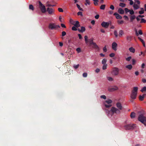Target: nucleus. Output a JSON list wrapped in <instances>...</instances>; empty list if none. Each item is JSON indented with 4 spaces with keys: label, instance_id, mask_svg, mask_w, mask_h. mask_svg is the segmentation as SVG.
Returning a JSON list of instances; mask_svg holds the SVG:
<instances>
[{
    "label": "nucleus",
    "instance_id": "3c124183",
    "mask_svg": "<svg viewBox=\"0 0 146 146\" xmlns=\"http://www.w3.org/2000/svg\"><path fill=\"white\" fill-rule=\"evenodd\" d=\"M135 1V3H136L138 5H139L140 4V2L138 0H134Z\"/></svg>",
    "mask_w": 146,
    "mask_h": 146
},
{
    "label": "nucleus",
    "instance_id": "58836bf2",
    "mask_svg": "<svg viewBox=\"0 0 146 146\" xmlns=\"http://www.w3.org/2000/svg\"><path fill=\"white\" fill-rule=\"evenodd\" d=\"M88 36H84V39H85V42H86V43H87L88 42Z\"/></svg>",
    "mask_w": 146,
    "mask_h": 146
},
{
    "label": "nucleus",
    "instance_id": "e2e57ef3",
    "mask_svg": "<svg viewBox=\"0 0 146 146\" xmlns=\"http://www.w3.org/2000/svg\"><path fill=\"white\" fill-rule=\"evenodd\" d=\"M103 50L105 52H106L107 51V49L106 48V46H105V47H104L103 49Z\"/></svg>",
    "mask_w": 146,
    "mask_h": 146
},
{
    "label": "nucleus",
    "instance_id": "f3484780",
    "mask_svg": "<svg viewBox=\"0 0 146 146\" xmlns=\"http://www.w3.org/2000/svg\"><path fill=\"white\" fill-rule=\"evenodd\" d=\"M118 12L121 14H123L124 13V11L121 8H119L118 10Z\"/></svg>",
    "mask_w": 146,
    "mask_h": 146
},
{
    "label": "nucleus",
    "instance_id": "412c9836",
    "mask_svg": "<svg viewBox=\"0 0 146 146\" xmlns=\"http://www.w3.org/2000/svg\"><path fill=\"white\" fill-rule=\"evenodd\" d=\"M146 95V94H144L142 96L140 95L139 96V100L141 101H143V100L145 96Z\"/></svg>",
    "mask_w": 146,
    "mask_h": 146
},
{
    "label": "nucleus",
    "instance_id": "ea45409f",
    "mask_svg": "<svg viewBox=\"0 0 146 146\" xmlns=\"http://www.w3.org/2000/svg\"><path fill=\"white\" fill-rule=\"evenodd\" d=\"M131 58V56H129L126 58V60L127 61H129Z\"/></svg>",
    "mask_w": 146,
    "mask_h": 146
},
{
    "label": "nucleus",
    "instance_id": "a18cd8bd",
    "mask_svg": "<svg viewBox=\"0 0 146 146\" xmlns=\"http://www.w3.org/2000/svg\"><path fill=\"white\" fill-rule=\"evenodd\" d=\"M114 34L116 37L118 36L117 32L116 31H114Z\"/></svg>",
    "mask_w": 146,
    "mask_h": 146
},
{
    "label": "nucleus",
    "instance_id": "72a5a7b5",
    "mask_svg": "<svg viewBox=\"0 0 146 146\" xmlns=\"http://www.w3.org/2000/svg\"><path fill=\"white\" fill-rule=\"evenodd\" d=\"M106 5H102L100 7V9L102 10H104L105 9Z\"/></svg>",
    "mask_w": 146,
    "mask_h": 146
},
{
    "label": "nucleus",
    "instance_id": "dca6fc26",
    "mask_svg": "<svg viewBox=\"0 0 146 146\" xmlns=\"http://www.w3.org/2000/svg\"><path fill=\"white\" fill-rule=\"evenodd\" d=\"M136 3H134L133 5V7L134 10H137L139 8V6L138 5L136 4Z\"/></svg>",
    "mask_w": 146,
    "mask_h": 146
},
{
    "label": "nucleus",
    "instance_id": "cd10ccee",
    "mask_svg": "<svg viewBox=\"0 0 146 146\" xmlns=\"http://www.w3.org/2000/svg\"><path fill=\"white\" fill-rule=\"evenodd\" d=\"M84 4L86 6H87V4L88 5H90V3L89 0H86L85 2V3Z\"/></svg>",
    "mask_w": 146,
    "mask_h": 146
},
{
    "label": "nucleus",
    "instance_id": "7ed1b4c3",
    "mask_svg": "<svg viewBox=\"0 0 146 146\" xmlns=\"http://www.w3.org/2000/svg\"><path fill=\"white\" fill-rule=\"evenodd\" d=\"M138 119L146 126V117L144 116L143 114H140L138 117Z\"/></svg>",
    "mask_w": 146,
    "mask_h": 146
},
{
    "label": "nucleus",
    "instance_id": "09e8293b",
    "mask_svg": "<svg viewBox=\"0 0 146 146\" xmlns=\"http://www.w3.org/2000/svg\"><path fill=\"white\" fill-rule=\"evenodd\" d=\"M117 22H118V23L119 24H122L123 23L124 21L122 20H121V21L118 20L117 21Z\"/></svg>",
    "mask_w": 146,
    "mask_h": 146
},
{
    "label": "nucleus",
    "instance_id": "1a4fd4ad",
    "mask_svg": "<svg viewBox=\"0 0 146 146\" xmlns=\"http://www.w3.org/2000/svg\"><path fill=\"white\" fill-rule=\"evenodd\" d=\"M47 11L48 12V14L50 15L53 14L54 12V9L49 7L47 8Z\"/></svg>",
    "mask_w": 146,
    "mask_h": 146
},
{
    "label": "nucleus",
    "instance_id": "774afa93",
    "mask_svg": "<svg viewBox=\"0 0 146 146\" xmlns=\"http://www.w3.org/2000/svg\"><path fill=\"white\" fill-rule=\"evenodd\" d=\"M61 26L62 27H63L64 28H66V27L65 25L61 23Z\"/></svg>",
    "mask_w": 146,
    "mask_h": 146
},
{
    "label": "nucleus",
    "instance_id": "aec40b11",
    "mask_svg": "<svg viewBox=\"0 0 146 146\" xmlns=\"http://www.w3.org/2000/svg\"><path fill=\"white\" fill-rule=\"evenodd\" d=\"M136 18V16L135 15H132L130 16V21L133 22L134 19Z\"/></svg>",
    "mask_w": 146,
    "mask_h": 146
},
{
    "label": "nucleus",
    "instance_id": "6ab92c4d",
    "mask_svg": "<svg viewBox=\"0 0 146 146\" xmlns=\"http://www.w3.org/2000/svg\"><path fill=\"white\" fill-rule=\"evenodd\" d=\"M104 105H105V107L107 108V109H105L106 111V110H109L110 109L109 108L111 107V106L112 105L111 104H107L106 103H104Z\"/></svg>",
    "mask_w": 146,
    "mask_h": 146
},
{
    "label": "nucleus",
    "instance_id": "13d9d810",
    "mask_svg": "<svg viewBox=\"0 0 146 146\" xmlns=\"http://www.w3.org/2000/svg\"><path fill=\"white\" fill-rule=\"evenodd\" d=\"M144 10H142V11H139V13L141 15V14H143L144 13Z\"/></svg>",
    "mask_w": 146,
    "mask_h": 146
},
{
    "label": "nucleus",
    "instance_id": "4d7b16f0",
    "mask_svg": "<svg viewBox=\"0 0 146 146\" xmlns=\"http://www.w3.org/2000/svg\"><path fill=\"white\" fill-rule=\"evenodd\" d=\"M82 13L81 11H79L77 13V15H81V16H82Z\"/></svg>",
    "mask_w": 146,
    "mask_h": 146
},
{
    "label": "nucleus",
    "instance_id": "6e6d98bb",
    "mask_svg": "<svg viewBox=\"0 0 146 146\" xmlns=\"http://www.w3.org/2000/svg\"><path fill=\"white\" fill-rule=\"evenodd\" d=\"M108 80L110 81H111L113 80V78L111 77H108Z\"/></svg>",
    "mask_w": 146,
    "mask_h": 146
},
{
    "label": "nucleus",
    "instance_id": "f03ea898",
    "mask_svg": "<svg viewBox=\"0 0 146 146\" xmlns=\"http://www.w3.org/2000/svg\"><path fill=\"white\" fill-rule=\"evenodd\" d=\"M138 88L137 87H134L130 95L131 99L135 100L137 97Z\"/></svg>",
    "mask_w": 146,
    "mask_h": 146
},
{
    "label": "nucleus",
    "instance_id": "338daca9",
    "mask_svg": "<svg viewBox=\"0 0 146 146\" xmlns=\"http://www.w3.org/2000/svg\"><path fill=\"white\" fill-rule=\"evenodd\" d=\"M99 17V15H97L95 16V18L96 19H98Z\"/></svg>",
    "mask_w": 146,
    "mask_h": 146
},
{
    "label": "nucleus",
    "instance_id": "5fc2aeb1",
    "mask_svg": "<svg viewBox=\"0 0 146 146\" xmlns=\"http://www.w3.org/2000/svg\"><path fill=\"white\" fill-rule=\"evenodd\" d=\"M66 35V33L65 31H63L62 33V36H64Z\"/></svg>",
    "mask_w": 146,
    "mask_h": 146
},
{
    "label": "nucleus",
    "instance_id": "f8f14e48",
    "mask_svg": "<svg viewBox=\"0 0 146 146\" xmlns=\"http://www.w3.org/2000/svg\"><path fill=\"white\" fill-rule=\"evenodd\" d=\"M92 45V47L93 48H94L97 51H99V48L98 46L96 44V43H94Z\"/></svg>",
    "mask_w": 146,
    "mask_h": 146
},
{
    "label": "nucleus",
    "instance_id": "69168bd1",
    "mask_svg": "<svg viewBox=\"0 0 146 146\" xmlns=\"http://www.w3.org/2000/svg\"><path fill=\"white\" fill-rule=\"evenodd\" d=\"M95 71L96 72L98 73L100 71V69L99 68H97Z\"/></svg>",
    "mask_w": 146,
    "mask_h": 146
},
{
    "label": "nucleus",
    "instance_id": "4468645a",
    "mask_svg": "<svg viewBox=\"0 0 146 146\" xmlns=\"http://www.w3.org/2000/svg\"><path fill=\"white\" fill-rule=\"evenodd\" d=\"M72 24L76 27H80L79 22L78 21H77L76 22H74Z\"/></svg>",
    "mask_w": 146,
    "mask_h": 146
},
{
    "label": "nucleus",
    "instance_id": "2eb2a0df",
    "mask_svg": "<svg viewBox=\"0 0 146 146\" xmlns=\"http://www.w3.org/2000/svg\"><path fill=\"white\" fill-rule=\"evenodd\" d=\"M81 29H78V30L80 32L83 33L85 31V28L84 27H81Z\"/></svg>",
    "mask_w": 146,
    "mask_h": 146
},
{
    "label": "nucleus",
    "instance_id": "680f3d73",
    "mask_svg": "<svg viewBox=\"0 0 146 146\" xmlns=\"http://www.w3.org/2000/svg\"><path fill=\"white\" fill-rule=\"evenodd\" d=\"M76 51L78 53H79L81 52V49L79 48H78L76 49Z\"/></svg>",
    "mask_w": 146,
    "mask_h": 146
},
{
    "label": "nucleus",
    "instance_id": "a878e982",
    "mask_svg": "<svg viewBox=\"0 0 146 146\" xmlns=\"http://www.w3.org/2000/svg\"><path fill=\"white\" fill-rule=\"evenodd\" d=\"M135 114L134 112H132L131 113L130 115V117L131 118H133L135 117Z\"/></svg>",
    "mask_w": 146,
    "mask_h": 146
},
{
    "label": "nucleus",
    "instance_id": "ddd939ff",
    "mask_svg": "<svg viewBox=\"0 0 146 146\" xmlns=\"http://www.w3.org/2000/svg\"><path fill=\"white\" fill-rule=\"evenodd\" d=\"M113 15L115 16L116 18L117 19H121L122 18L121 16L119 15L117 13H115Z\"/></svg>",
    "mask_w": 146,
    "mask_h": 146
},
{
    "label": "nucleus",
    "instance_id": "603ef678",
    "mask_svg": "<svg viewBox=\"0 0 146 146\" xmlns=\"http://www.w3.org/2000/svg\"><path fill=\"white\" fill-rule=\"evenodd\" d=\"M59 20L61 22V23H62L63 22V21H64V20L63 19H62V17L61 16H60L59 17Z\"/></svg>",
    "mask_w": 146,
    "mask_h": 146
},
{
    "label": "nucleus",
    "instance_id": "e433bc0d",
    "mask_svg": "<svg viewBox=\"0 0 146 146\" xmlns=\"http://www.w3.org/2000/svg\"><path fill=\"white\" fill-rule=\"evenodd\" d=\"M146 22V20L145 19L141 18V21L140 22V23H145Z\"/></svg>",
    "mask_w": 146,
    "mask_h": 146
},
{
    "label": "nucleus",
    "instance_id": "bf43d9fd",
    "mask_svg": "<svg viewBox=\"0 0 146 146\" xmlns=\"http://www.w3.org/2000/svg\"><path fill=\"white\" fill-rule=\"evenodd\" d=\"M110 8L112 10H113L114 9V7L113 5H111L110 6Z\"/></svg>",
    "mask_w": 146,
    "mask_h": 146
},
{
    "label": "nucleus",
    "instance_id": "0e129e2a",
    "mask_svg": "<svg viewBox=\"0 0 146 146\" xmlns=\"http://www.w3.org/2000/svg\"><path fill=\"white\" fill-rule=\"evenodd\" d=\"M132 64L134 65L135 64L136 61L134 59H133L132 60Z\"/></svg>",
    "mask_w": 146,
    "mask_h": 146
},
{
    "label": "nucleus",
    "instance_id": "8fccbe9b",
    "mask_svg": "<svg viewBox=\"0 0 146 146\" xmlns=\"http://www.w3.org/2000/svg\"><path fill=\"white\" fill-rule=\"evenodd\" d=\"M58 10L59 12H63V9L61 8H58Z\"/></svg>",
    "mask_w": 146,
    "mask_h": 146
},
{
    "label": "nucleus",
    "instance_id": "864d4df0",
    "mask_svg": "<svg viewBox=\"0 0 146 146\" xmlns=\"http://www.w3.org/2000/svg\"><path fill=\"white\" fill-rule=\"evenodd\" d=\"M82 76L84 77H86L87 76V74L86 73H83Z\"/></svg>",
    "mask_w": 146,
    "mask_h": 146
},
{
    "label": "nucleus",
    "instance_id": "4be33fe9",
    "mask_svg": "<svg viewBox=\"0 0 146 146\" xmlns=\"http://www.w3.org/2000/svg\"><path fill=\"white\" fill-rule=\"evenodd\" d=\"M132 37L131 36H127L126 37V39L127 41L130 42L132 40Z\"/></svg>",
    "mask_w": 146,
    "mask_h": 146
},
{
    "label": "nucleus",
    "instance_id": "79ce46f5",
    "mask_svg": "<svg viewBox=\"0 0 146 146\" xmlns=\"http://www.w3.org/2000/svg\"><path fill=\"white\" fill-rule=\"evenodd\" d=\"M124 10L126 13H127L128 12H129L130 11V10L129 9L127 8H125Z\"/></svg>",
    "mask_w": 146,
    "mask_h": 146
},
{
    "label": "nucleus",
    "instance_id": "052dcab7",
    "mask_svg": "<svg viewBox=\"0 0 146 146\" xmlns=\"http://www.w3.org/2000/svg\"><path fill=\"white\" fill-rule=\"evenodd\" d=\"M138 38L142 43H143L144 42L143 40L140 37H138Z\"/></svg>",
    "mask_w": 146,
    "mask_h": 146
},
{
    "label": "nucleus",
    "instance_id": "0eeeda50",
    "mask_svg": "<svg viewBox=\"0 0 146 146\" xmlns=\"http://www.w3.org/2000/svg\"><path fill=\"white\" fill-rule=\"evenodd\" d=\"M119 72V69L115 67L113 68L111 73L113 75L116 76L118 74Z\"/></svg>",
    "mask_w": 146,
    "mask_h": 146
},
{
    "label": "nucleus",
    "instance_id": "c756f323",
    "mask_svg": "<svg viewBox=\"0 0 146 146\" xmlns=\"http://www.w3.org/2000/svg\"><path fill=\"white\" fill-rule=\"evenodd\" d=\"M125 5H126L125 3H120L119 4V6L123 7H125Z\"/></svg>",
    "mask_w": 146,
    "mask_h": 146
},
{
    "label": "nucleus",
    "instance_id": "9b49d317",
    "mask_svg": "<svg viewBox=\"0 0 146 146\" xmlns=\"http://www.w3.org/2000/svg\"><path fill=\"white\" fill-rule=\"evenodd\" d=\"M117 43L115 42H113L112 44V49L114 51H116L117 50Z\"/></svg>",
    "mask_w": 146,
    "mask_h": 146
},
{
    "label": "nucleus",
    "instance_id": "7c9ffc66",
    "mask_svg": "<svg viewBox=\"0 0 146 146\" xmlns=\"http://www.w3.org/2000/svg\"><path fill=\"white\" fill-rule=\"evenodd\" d=\"M29 9L30 10H31L32 11L34 10V7L32 5H29Z\"/></svg>",
    "mask_w": 146,
    "mask_h": 146
},
{
    "label": "nucleus",
    "instance_id": "f704fd0d",
    "mask_svg": "<svg viewBox=\"0 0 146 146\" xmlns=\"http://www.w3.org/2000/svg\"><path fill=\"white\" fill-rule=\"evenodd\" d=\"M94 1V3L95 5H98V2L99 1L98 0H93Z\"/></svg>",
    "mask_w": 146,
    "mask_h": 146
},
{
    "label": "nucleus",
    "instance_id": "473e14b6",
    "mask_svg": "<svg viewBox=\"0 0 146 146\" xmlns=\"http://www.w3.org/2000/svg\"><path fill=\"white\" fill-rule=\"evenodd\" d=\"M107 61V59L105 58L102 61V64H106V63Z\"/></svg>",
    "mask_w": 146,
    "mask_h": 146
},
{
    "label": "nucleus",
    "instance_id": "49530a36",
    "mask_svg": "<svg viewBox=\"0 0 146 146\" xmlns=\"http://www.w3.org/2000/svg\"><path fill=\"white\" fill-rule=\"evenodd\" d=\"M100 98H103L104 100H105L106 99V96L104 95H102L100 96Z\"/></svg>",
    "mask_w": 146,
    "mask_h": 146
},
{
    "label": "nucleus",
    "instance_id": "de8ad7c7",
    "mask_svg": "<svg viewBox=\"0 0 146 146\" xmlns=\"http://www.w3.org/2000/svg\"><path fill=\"white\" fill-rule=\"evenodd\" d=\"M76 27L75 26L73 27H72V30L73 31H77V30H78V29H76Z\"/></svg>",
    "mask_w": 146,
    "mask_h": 146
},
{
    "label": "nucleus",
    "instance_id": "c85d7f7f",
    "mask_svg": "<svg viewBox=\"0 0 146 146\" xmlns=\"http://www.w3.org/2000/svg\"><path fill=\"white\" fill-rule=\"evenodd\" d=\"M76 6L78 9L82 11H83V9L81 8L80 6L78 4H76Z\"/></svg>",
    "mask_w": 146,
    "mask_h": 146
},
{
    "label": "nucleus",
    "instance_id": "f257e3e1",
    "mask_svg": "<svg viewBox=\"0 0 146 146\" xmlns=\"http://www.w3.org/2000/svg\"><path fill=\"white\" fill-rule=\"evenodd\" d=\"M116 106L118 109L112 107L110 110H106V113L108 116H111L114 113L117 114L120 113L119 110H121L123 108L121 104L120 103L118 102L116 104Z\"/></svg>",
    "mask_w": 146,
    "mask_h": 146
},
{
    "label": "nucleus",
    "instance_id": "423d86ee",
    "mask_svg": "<svg viewBox=\"0 0 146 146\" xmlns=\"http://www.w3.org/2000/svg\"><path fill=\"white\" fill-rule=\"evenodd\" d=\"M49 28L51 30L55 29L58 28H60V26L59 25H56L53 23H50L49 25Z\"/></svg>",
    "mask_w": 146,
    "mask_h": 146
},
{
    "label": "nucleus",
    "instance_id": "9d476101",
    "mask_svg": "<svg viewBox=\"0 0 146 146\" xmlns=\"http://www.w3.org/2000/svg\"><path fill=\"white\" fill-rule=\"evenodd\" d=\"M118 89V88L117 86H115L109 88L108 89V90L110 92H113Z\"/></svg>",
    "mask_w": 146,
    "mask_h": 146
},
{
    "label": "nucleus",
    "instance_id": "20e7f679",
    "mask_svg": "<svg viewBox=\"0 0 146 146\" xmlns=\"http://www.w3.org/2000/svg\"><path fill=\"white\" fill-rule=\"evenodd\" d=\"M136 126L135 124H128L125 125L124 127L126 130L133 129Z\"/></svg>",
    "mask_w": 146,
    "mask_h": 146
},
{
    "label": "nucleus",
    "instance_id": "37998d69",
    "mask_svg": "<svg viewBox=\"0 0 146 146\" xmlns=\"http://www.w3.org/2000/svg\"><path fill=\"white\" fill-rule=\"evenodd\" d=\"M115 54L113 53H112L109 55V56L111 57H113L114 56Z\"/></svg>",
    "mask_w": 146,
    "mask_h": 146
},
{
    "label": "nucleus",
    "instance_id": "a19ab883",
    "mask_svg": "<svg viewBox=\"0 0 146 146\" xmlns=\"http://www.w3.org/2000/svg\"><path fill=\"white\" fill-rule=\"evenodd\" d=\"M79 65L78 64L77 65H74L73 66V67L75 69H76L79 67Z\"/></svg>",
    "mask_w": 146,
    "mask_h": 146
},
{
    "label": "nucleus",
    "instance_id": "2f4dec72",
    "mask_svg": "<svg viewBox=\"0 0 146 146\" xmlns=\"http://www.w3.org/2000/svg\"><path fill=\"white\" fill-rule=\"evenodd\" d=\"M141 91L142 92H144L146 91V87H143L141 90Z\"/></svg>",
    "mask_w": 146,
    "mask_h": 146
},
{
    "label": "nucleus",
    "instance_id": "4c0bfd02",
    "mask_svg": "<svg viewBox=\"0 0 146 146\" xmlns=\"http://www.w3.org/2000/svg\"><path fill=\"white\" fill-rule=\"evenodd\" d=\"M119 36H122L123 34V32L122 30H120L119 32Z\"/></svg>",
    "mask_w": 146,
    "mask_h": 146
},
{
    "label": "nucleus",
    "instance_id": "b1692460",
    "mask_svg": "<svg viewBox=\"0 0 146 146\" xmlns=\"http://www.w3.org/2000/svg\"><path fill=\"white\" fill-rule=\"evenodd\" d=\"M93 38L90 39L88 40V42L90 43V45H92L93 44V43H94L93 42Z\"/></svg>",
    "mask_w": 146,
    "mask_h": 146
},
{
    "label": "nucleus",
    "instance_id": "c03bdc74",
    "mask_svg": "<svg viewBox=\"0 0 146 146\" xmlns=\"http://www.w3.org/2000/svg\"><path fill=\"white\" fill-rule=\"evenodd\" d=\"M129 12L130 14L131 15H133L134 13V12L133 10H130V11Z\"/></svg>",
    "mask_w": 146,
    "mask_h": 146
},
{
    "label": "nucleus",
    "instance_id": "5701e85b",
    "mask_svg": "<svg viewBox=\"0 0 146 146\" xmlns=\"http://www.w3.org/2000/svg\"><path fill=\"white\" fill-rule=\"evenodd\" d=\"M129 51L132 53H134L135 52V48H133L132 47H131L129 48Z\"/></svg>",
    "mask_w": 146,
    "mask_h": 146
},
{
    "label": "nucleus",
    "instance_id": "393cba45",
    "mask_svg": "<svg viewBox=\"0 0 146 146\" xmlns=\"http://www.w3.org/2000/svg\"><path fill=\"white\" fill-rule=\"evenodd\" d=\"M112 102V101L111 100H108L106 101L105 103H106L108 104H111Z\"/></svg>",
    "mask_w": 146,
    "mask_h": 146
},
{
    "label": "nucleus",
    "instance_id": "bb28decb",
    "mask_svg": "<svg viewBox=\"0 0 146 146\" xmlns=\"http://www.w3.org/2000/svg\"><path fill=\"white\" fill-rule=\"evenodd\" d=\"M125 67L126 68H128L129 70H131L132 68V66L131 65L129 64V65L126 66H125Z\"/></svg>",
    "mask_w": 146,
    "mask_h": 146
},
{
    "label": "nucleus",
    "instance_id": "a211bd4d",
    "mask_svg": "<svg viewBox=\"0 0 146 146\" xmlns=\"http://www.w3.org/2000/svg\"><path fill=\"white\" fill-rule=\"evenodd\" d=\"M138 33H137V31L136 30L135 31V34L137 36H139V34L140 35H142L143 34L141 30H139Z\"/></svg>",
    "mask_w": 146,
    "mask_h": 146
},
{
    "label": "nucleus",
    "instance_id": "6e6552de",
    "mask_svg": "<svg viewBox=\"0 0 146 146\" xmlns=\"http://www.w3.org/2000/svg\"><path fill=\"white\" fill-rule=\"evenodd\" d=\"M110 23L107 22L103 21L101 24V26L105 28H107L109 27Z\"/></svg>",
    "mask_w": 146,
    "mask_h": 146
},
{
    "label": "nucleus",
    "instance_id": "c9c22d12",
    "mask_svg": "<svg viewBox=\"0 0 146 146\" xmlns=\"http://www.w3.org/2000/svg\"><path fill=\"white\" fill-rule=\"evenodd\" d=\"M107 64H104L102 67V69L103 70H105L107 68Z\"/></svg>",
    "mask_w": 146,
    "mask_h": 146
},
{
    "label": "nucleus",
    "instance_id": "39448f33",
    "mask_svg": "<svg viewBox=\"0 0 146 146\" xmlns=\"http://www.w3.org/2000/svg\"><path fill=\"white\" fill-rule=\"evenodd\" d=\"M39 7L42 13H45L46 11L45 6L40 1L39 2Z\"/></svg>",
    "mask_w": 146,
    "mask_h": 146
}]
</instances>
